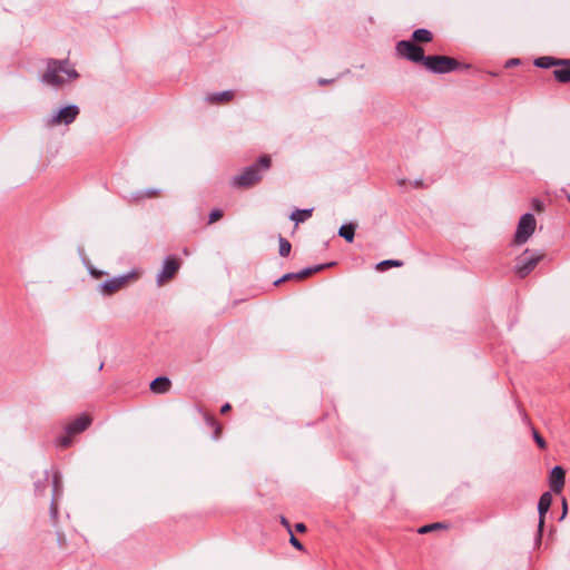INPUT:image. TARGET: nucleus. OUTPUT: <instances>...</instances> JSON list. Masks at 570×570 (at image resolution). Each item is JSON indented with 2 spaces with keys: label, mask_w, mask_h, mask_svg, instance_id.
Listing matches in <instances>:
<instances>
[{
  "label": "nucleus",
  "mask_w": 570,
  "mask_h": 570,
  "mask_svg": "<svg viewBox=\"0 0 570 570\" xmlns=\"http://www.w3.org/2000/svg\"><path fill=\"white\" fill-rule=\"evenodd\" d=\"M271 166V156L263 155L256 164L244 168L242 173L233 177L232 184L235 187L249 188L262 180L264 173H266Z\"/></svg>",
  "instance_id": "obj_1"
},
{
  "label": "nucleus",
  "mask_w": 570,
  "mask_h": 570,
  "mask_svg": "<svg viewBox=\"0 0 570 570\" xmlns=\"http://www.w3.org/2000/svg\"><path fill=\"white\" fill-rule=\"evenodd\" d=\"M71 78V70L68 68V60H50L42 81L50 86H61Z\"/></svg>",
  "instance_id": "obj_2"
},
{
  "label": "nucleus",
  "mask_w": 570,
  "mask_h": 570,
  "mask_svg": "<svg viewBox=\"0 0 570 570\" xmlns=\"http://www.w3.org/2000/svg\"><path fill=\"white\" fill-rule=\"evenodd\" d=\"M424 67L433 73H449L460 69L462 65L448 56H426Z\"/></svg>",
  "instance_id": "obj_3"
},
{
  "label": "nucleus",
  "mask_w": 570,
  "mask_h": 570,
  "mask_svg": "<svg viewBox=\"0 0 570 570\" xmlns=\"http://www.w3.org/2000/svg\"><path fill=\"white\" fill-rule=\"evenodd\" d=\"M50 483L52 484V492H53L50 511H51V514L55 517L58 511L57 498H58L59 488H60L59 474L57 472H53L52 474H49V472H45L42 475V479H39L35 483V487H36V491L39 494H43L45 490L49 487Z\"/></svg>",
  "instance_id": "obj_4"
},
{
  "label": "nucleus",
  "mask_w": 570,
  "mask_h": 570,
  "mask_svg": "<svg viewBox=\"0 0 570 570\" xmlns=\"http://www.w3.org/2000/svg\"><path fill=\"white\" fill-rule=\"evenodd\" d=\"M396 53L411 61V62H422L424 65L426 56H424V50L419 45L414 43L410 40H401L395 46Z\"/></svg>",
  "instance_id": "obj_5"
},
{
  "label": "nucleus",
  "mask_w": 570,
  "mask_h": 570,
  "mask_svg": "<svg viewBox=\"0 0 570 570\" xmlns=\"http://www.w3.org/2000/svg\"><path fill=\"white\" fill-rule=\"evenodd\" d=\"M537 222L531 213H527L520 217L517 226L514 242L518 245H522L528 242L535 230Z\"/></svg>",
  "instance_id": "obj_6"
},
{
  "label": "nucleus",
  "mask_w": 570,
  "mask_h": 570,
  "mask_svg": "<svg viewBox=\"0 0 570 570\" xmlns=\"http://www.w3.org/2000/svg\"><path fill=\"white\" fill-rule=\"evenodd\" d=\"M132 277H136L135 273L110 278L99 285L100 292L105 295H111L122 288Z\"/></svg>",
  "instance_id": "obj_7"
},
{
  "label": "nucleus",
  "mask_w": 570,
  "mask_h": 570,
  "mask_svg": "<svg viewBox=\"0 0 570 570\" xmlns=\"http://www.w3.org/2000/svg\"><path fill=\"white\" fill-rule=\"evenodd\" d=\"M527 254L528 250L519 257L515 265L517 274L522 278L529 275L541 259V256H527Z\"/></svg>",
  "instance_id": "obj_8"
},
{
  "label": "nucleus",
  "mask_w": 570,
  "mask_h": 570,
  "mask_svg": "<svg viewBox=\"0 0 570 570\" xmlns=\"http://www.w3.org/2000/svg\"><path fill=\"white\" fill-rule=\"evenodd\" d=\"M179 268V262L174 257H167L163 264V268L157 275V284L161 286L174 277Z\"/></svg>",
  "instance_id": "obj_9"
},
{
  "label": "nucleus",
  "mask_w": 570,
  "mask_h": 570,
  "mask_svg": "<svg viewBox=\"0 0 570 570\" xmlns=\"http://www.w3.org/2000/svg\"><path fill=\"white\" fill-rule=\"evenodd\" d=\"M566 472L561 466H554L549 475V484L554 493H560L564 487Z\"/></svg>",
  "instance_id": "obj_10"
},
{
  "label": "nucleus",
  "mask_w": 570,
  "mask_h": 570,
  "mask_svg": "<svg viewBox=\"0 0 570 570\" xmlns=\"http://www.w3.org/2000/svg\"><path fill=\"white\" fill-rule=\"evenodd\" d=\"M326 265H316L314 267H307L297 273H287L283 275L281 278L274 282V285H279L283 282L291 279H303L305 277L311 276L315 272L322 271Z\"/></svg>",
  "instance_id": "obj_11"
},
{
  "label": "nucleus",
  "mask_w": 570,
  "mask_h": 570,
  "mask_svg": "<svg viewBox=\"0 0 570 570\" xmlns=\"http://www.w3.org/2000/svg\"><path fill=\"white\" fill-rule=\"evenodd\" d=\"M71 122V105L63 107L52 117L48 118L46 121L47 127H56L58 125L65 124L69 125Z\"/></svg>",
  "instance_id": "obj_12"
},
{
  "label": "nucleus",
  "mask_w": 570,
  "mask_h": 570,
  "mask_svg": "<svg viewBox=\"0 0 570 570\" xmlns=\"http://www.w3.org/2000/svg\"><path fill=\"white\" fill-rule=\"evenodd\" d=\"M552 502V497L549 492H544L538 502V512H539V531H542L544 524V517L550 509Z\"/></svg>",
  "instance_id": "obj_13"
},
{
  "label": "nucleus",
  "mask_w": 570,
  "mask_h": 570,
  "mask_svg": "<svg viewBox=\"0 0 570 570\" xmlns=\"http://www.w3.org/2000/svg\"><path fill=\"white\" fill-rule=\"evenodd\" d=\"M553 76L559 82H570V60L561 59L557 68L553 70Z\"/></svg>",
  "instance_id": "obj_14"
},
{
  "label": "nucleus",
  "mask_w": 570,
  "mask_h": 570,
  "mask_svg": "<svg viewBox=\"0 0 570 570\" xmlns=\"http://www.w3.org/2000/svg\"><path fill=\"white\" fill-rule=\"evenodd\" d=\"M170 386H171V382L166 376L156 377L150 383L151 392L157 393V394L167 393L170 390Z\"/></svg>",
  "instance_id": "obj_15"
},
{
  "label": "nucleus",
  "mask_w": 570,
  "mask_h": 570,
  "mask_svg": "<svg viewBox=\"0 0 570 570\" xmlns=\"http://www.w3.org/2000/svg\"><path fill=\"white\" fill-rule=\"evenodd\" d=\"M234 98L233 90H226L222 92H214L206 97V101L212 105H219L230 101Z\"/></svg>",
  "instance_id": "obj_16"
},
{
  "label": "nucleus",
  "mask_w": 570,
  "mask_h": 570,
  "mask_svg": "<svg viewBox=\"0 0 570 570\" xmlns=\"http://www.w3.org/2000/svg\"><path fill=\"white\" fill-rule=\"evenodd\" d=\"M92 423V417L83 413L80 416L73 419V434H78L87 430Z\"/></svg>",
  "instance_id": "obj_17"
},
{
  "label": "nucleus",
  "mask_w": 570,
  "mask_h": 570,
  "mask_svg": "<svg viewBox=\"0 0 570 570\" xmlns=\"http://www.w3.org/2000/svg\"><path fill=\"white\" fill-rule=\"evenodd\" d=\"M561 59H556L553 57H539L535 59L534 65L539 68L548 69L551 67H557Z\"/></svg>",
  "instance_id": "obj_18"
},
{
  "label": "nucleus",
  "mask_w": 570,
  "mask_h": 570,
  "mask_svg": "<svg viewBox=\"0 0 570 570\" xmlns=\"http://www.w3.org/2000/svg\"><path fill=\"white\" fill-rule=\"evenodd\" d=\"M412 39L416 42H430L433 39V35L428 29H416L412 33Z\"/></svg>",
  "instance_id": "obj_19"
},
{
  "label": "nucleus",
  "mask_w": 570,
  "mask_h": 570,
  "mask_svg": "<svg viewBox=\"0 0 570 570\" xmlns=\"http://www.w3.org/2000/svg\"><path fill=\"white\" fill-rule=\"evenodd\" d=\"M355 227L354 225H342L338 229V235L346 242L351 243L354 239Z\"/></svg>",
  "instance_id": "obj_20"
},
{
  "label": "nucleus",
  "mask_w": 570,
  "mask_h": 570,
  "mask_svg": "<svg viewBox=\"0 0 570 570\" xmlns=\"http://www.w3.org/2000/svg\"><path fill=\"white\" fill-rule=\"evenodd\" d=\"M313 209H296L292 213L291 219L294 220L296 224L303 223L307 218L312 216Z\"/></svg>",
  "instance_id": "obj_21"
},
{
  "label": "nucleus",
  "mask_w": 570,
  "mask_h": 570,
  "mask_svg": "<svg viewBox=\"0 0 570 570\" xmlns=\"http://www.w3.org/2000/svg\"><path fill=\"white\" fill-rule=\"evenodd\" d=\"M71 444V423L65 426V435L58 439V446L68 448Z\"/></svg>",
  "instance_id": "obj_22"
},
{
  "label": "nucleus",
  "mask_w": 570,
  "mask_h": 570,
  "mask_svg": "<svg viewBox=\"0 0 570 570\" xmlns=\"http://www.w3.org/2000/svg\"><path fill=\"white\" fill-rule=\"evenodd\" d=\"M448 525L444 524V523H441V522H435V523H431V524H425L423 527H421L417 532L420 534H425V533H429L431 531H434V530H438V529H446Z\"/></svg>",
  "instance_id": "obj_23"
},
{
  "label": "nucleus",
  "mask_w": 570,
  "mask_h": 570,
  "mask_svg": "<svg viewBox=\"0 0 570 570\" xmlns=\"http://www.w3.org/2000/svg\"><path fill=\"white\" fill-rule=\"evenodd\" d=\"M403 265V262L396 259H386L376 265V269L385 271L387 267H400Z\"/></svg>",
  "instance_id": "obj_24"
},
{
  "label": "nucleus",
  "mask_w": 570,
  "mask_h": 570,
  "mask_svg": "<svg viewBox=\"0 0 570 570\" xmlns=\"http://www.w3.org/2000/svg\"><path fill=\"white\" fill-rule=\"evenodd\" d=\"M291 243L286 238L279 237V255L282 257L288 256V254L291 253Z\"/></svg>",
  "instance_id": "obj_25"
},
{
  "label": "nucleus",
  "mask_w": 570,
  "mask_h": 570,
  "mask_svg": "<svg viewBox=\"0 0 570 570\" xmlns=\"http://www.w3.org/2000/svg\"><path fill=\"white\" fill-rule=\"evenodd\" d=\"M223 217V212L220 209H214L209 214V224H213Z\"/></svg>",
  "instance_id": "obj_26"
},
{
  "label": "nucleus",
  "mask_w": 570,
  "mask_h": 570,
  "mask_svg": "<svg viewBox=\"0 0 570 570\" xmlns=\"http://www.w3.org/2000/svg\"><path fill=\"white\" fill-rule=\"evenodd\" d=\"M533 439L540 449H546V446H547L546 441L535 430H533Z\"/></svg>",
  "instance_id": "obj_27"
},
{
  "label": "nucleus",
  "mask_w": 570,
  "mask_h": 570,
  "mask_svg": "<svg viewBox=\"0 0 570 570\" xmlns=\"http://www.w3.org/2000/svg\"><path fill=\"white\" fill-rule=\"evenodd\" d=\"M289 533H291V539H289L291 544H292L294 548H296L297 550H303V549H304V547H303V544L301 543V541H299L298 539H296V537H295L292 532H289Z\"/></svg>",
  "instance_id": "obj_28"
},
{
  "label": "nucleus",
  "mask_w": 570,
  "mask_h": 570,
  "mask_svg": "<svg viewBox=\"0 0 570 570\" xmlns=\"http://www.w3.org/2000/svg\"><path fill=\"white\" fill-rule=\"evenodd\" d=\"M532 207L537 212H543L544 210V204L538 198L532 199Z\"/></svg>",
  "instance_id": "obj_29"
},
{
  "label": "nucleus",
  "mask_w": 570,
  "mask_h": 570,
  "mask_svg": "<svg viewBox=\"0 0 570 570\" xmlns=\"http://www.w3.org/2000/svg\"><path fill=\"white\" fill-rule=\"evenodd\" d=\"M155 195H157V191L154 190V189H149L147 190L146 193L141 194V195H138L137 197L138 198H144V197H154Z\"/></svg>",
  "instance_id": "obj_30"
},
{
  "label": "nucleus",
  "mask_w": 570,
  "mask_h": 570,
  "mask_svg": "<svg viewBox=\"0 0 570 570\" xmlns=\"http://www.w3.org/2000/svg\"><path fill=\"white\" fill-rule=\"evenodd\" d=\"M295 529L297 532H305L306 525L304 523H296Z\"/></svg>",
  "instance_id": "obj_31"
},
{
  "label": "nucleus",
  "mask_w": 570,
  "mask_h": 570,
  "mask_svg": "<svg viewBox=\"0 0 570 570\" xmlns=\"http://www.w3.org/2000/svg\"><path fill=\"white\" fill-rule=\"evenodd\" d=\"M232 409L230 404L229 403H225L222 409H220V413L225 414L227 413L229 410Z\"/></svg>",
  "instance_id": "obj_32"
},
{
  "label": "nucleus",
  "mask_w": 570,
  "mask_h": 570,
  "mask_svg": "<svg viewBox=\"0 0 570 570\" xmlns=\"http://www.w3.org/2000/svg\"><path fill=\"white\" fill-rule=\"evenodd\" d=\"M281 522H282V524H284V525L288 529V531H289V532H292V531H291L289 522L287 521V519H286V518L282 517Z\"/></svg>",
  "instance_id": "obj_33"
},
{
  "label": "nucleus",
  "mask_w": 570,
  "mask_h": 570,
  "mask_svg": "<svg viewBox=\"0 0 570 570\" xmlns=\"http://www.w3.org/2000/svg\"><path fill=\"white\" fill-rule=\"evenodd\" d=\"M567 509H568V508H567V501H566V499H563V500H562V510H563V512H562V518H564V515H566V513H567Z\"/></svg>",
  "instance_id": "obj_34"
},
{
  "label": "nucleus",
  "mask_w": 570,
  "mask_h": 570,
  "mask_svg": "<svg viewBox=\"0 0 570 570\" xmlns=\"http://www.w3.org/2000/svg\"><path fill=\"white\" fill-rule=\"evenodd\" d=\"M330 82H331V80H327V79H323V78L318 79V83H320L321 86L327 85V83H330Z\"/></svg>",
  "instance_id": "obj_35"
},
{
  "label": "nucleus",
  "mask_w": 570,
  "mask_h": 570,
  "mask_svg": "<svg viewBox=\"0 0 570 570\" xmlns=\"http://www.w3.org/2000/svg\"><path fill=\"white\" fill-rule=\"evenodd\" d=\"M519 63V60L518 59H511L510 61H508V66H512V65H517Z\"/></svg>",
  "instance_id": "obj_36"
},
{
  "label": "nucleus",
  "mask_w": 570,
  "mask_h": 570,
  "mask_svg": "<svg viewBox=\"0 0 570 570\" xmlns=\"http://www.w3.org/2000/svg\"><path fill=\"white\" fill-rule=\"evenodd\" d=\"M79 110H78V107L76 105H73V119L77 117Z\"/></svg>",
  "instance_id": "obj_37"
},
{
  "label": "nucleus",
  "mask_w": 570,
  "mask_h": 570,
  "mask_svg": "<svg viewBox=\"0 0 570 570\" xmlns=\"http://www.w3.org/2000/svg\"><path fill=\"white\" fill-rule=\"evenodd\" d=\"M413 186L414 187H421L422 183L420 180H415V181H413Z\"/></svg>",
  "instance_id": "obj_38"
},
{
  "label": "nucleus",
  "mask_w": 570,
  "mask_h": 570,
  "mask_svg": "<svg viewBox=\"0 0 570 570\" xmlns=\"http://www.w3.org/2000/svg\"><path fill=\"white\" fill-rule=\"evenodd\" d=\"M219 431H220V426H217V428H216V432H215V436H216V438L218 436Z\"/></svg>",
  "instance_id": "obj_39"
},
{
  "label": "nucleus",
  "mask_w": 570,
  "mask_h": 570,
  "mask_svg": "<svg viewBox=\"0 0 570 570\" xmlns=\"http://www.w3.org/2000/svg\"><path fill=\"white\" fill-rule=\"evenodd\" d=\"M91 274L95 275L96 277H99L101 275V273H96L95 271H91Z\"/></svg>",
  "instance_id": "obj_40"
},
{
  "label": "nucleus",
  "mask_w": 570,
  "mask_h": 570,
  "mask_svg": "<svg viewBox=\"0 0 570 570\" xmlns=\"http://www.w3.org/2000/svg\"><path fill=\"white\" fill-rule=\"evenodd\" d=\"M102 367H104V362H101V363L99 364V366H98V371H101V370H102Z\"/></svg>",
  "instance_id": "obj_41"
},
{
  "label": "nucleus",
  "mask_w": 570,
  "mask_h": 570,
  "mask_svg": "<svg viewBox=\"0 0 570 570\" xmlns=\"http://www.w3.org/2000/svg\"><path fill=\"white\" fill-rule=\"evenodd\" d=\"M72 77H73V79H76L78 77V73L75 70H73Z\"/></svg>",
  "instance_id": "obj_42"
},
{
  "label": "nucleus",
  "mask_w": 570,
  "mask_h": 570,
  "mask_svg": "<svg viewBox=\"0 0 570 570\" xmlns=\"http://www.w3.org/2000/svg\"><path fill=\"white\" fill-rule=\"evenodd\" d=\"M404 184H405V179L399 180V185H404Z\"/></svg>",
  "instance_id": "obj_43"
}]
</instances>
